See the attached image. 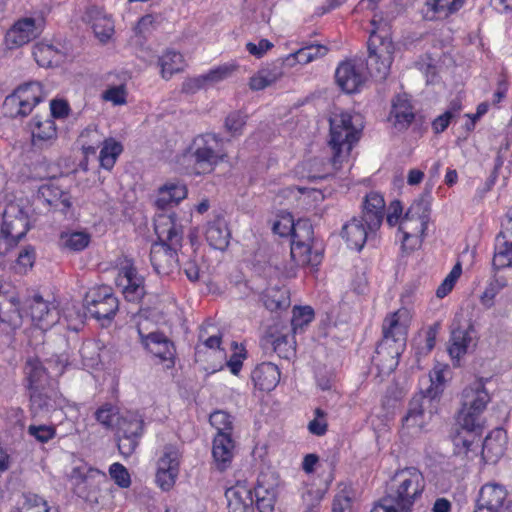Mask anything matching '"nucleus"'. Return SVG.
<instances>
[{
    "label": "nucleus",
    "mask_w": 512,
    "mask_h": 512,
    "mask_svg": "<svg viewBox=\"0 0 512 512\" xmlns=\"http://www.w3.org/2000/svg\"><path fill=\"white\" fill-rule=\"evenodd\" d=\"M488 402L489 395L481 382H474L463 390L462 409L457 417L461 432L453 440L456 454L473 451L475 439L482 434L481 414Z\"/></svg>",
    "instance_id": "nucleus-1"
},
{
    "label": "nucleus",
    "mask_w": 512,
    "mask_h": 512,
    "mask_svg": "<svg viewBox=\"0 0 512 512\" xmlns=\"http://www.w3.org/2000/svg\"><path fill=\"white\" fill-rule=\"evenodd\" d=\"M425 489V478L416 467H405L395 472L386 495L372 512H411Z\"/></svg>",
    "instance_id": "nucleus-2"
},
{
    "label": "nucleus",
    "mask_w": 512,
    "mask_h": 512,
    "mask_svg": "<svg viewBox=\"0 0 512 512\" xmlns=\"http://www.w3.org/2000/svg\"><path fill=\"white\" fill-rule=\"evenodd\" d=\"M229 142L215 133H203L193 138L183 154L197 175L209 174L228 157L224 143Z\"/></svg>",
    "instance_id": "nucleus-3"
},
{
    "label": "nucleus",
    "mask_w": 512,
    "mask_h": 512,
    "mask_svg": "<svg viewBox=\"0 0 512 512\" xmlns=\"http://www.w3.org/2000/svg\"><path fill=\"white\" fill-rule=\"evenodd\" d=\"M272 231L281 237L291 236V254L290 256H321L324 251L317 247L314 239L313 226L308 219H299L294 221L291 214L282 215L275 221Z\"/></svg>",
    "instance_id": "nucleus-4"
},
{
    "label": "nucleus",
    "mask_w": 512,
    "mask_h": 512,
    "mask_svg": "<svg viewBox=\"0 0 512 512\" xmlns=\"http://www.w3.org/2000/svg\"><path fill=\"white\" fill-rule=\"evenodd\" d=\"M352 118L348 112L334 113L329 118L330 139L328 144L332 150L330 163L335 171L342 168L353 145L360 139L361 131L353 125Z\"/></svg>",
    "instance_id": "nucleus-5"
},
{
    "label": "nucleus",
    "mask_w": 512,
    "mask_h": 512,
    "mask_svg": "<svg viewBox=\"0 0 512 512\" xmlns=\"http://www.w3.org/2000/svg\"><path fill=\"white\" fill-rule=\"evenodd\" d=\"M404 314H406L405 310H398L387 316L383 322V338L376 348V356L373 361L379 365V362L385 360L387 363L382 366V370L387 373L395 370L404 347L406 327L400 323Z\"/></svg>",
    "instance_id": "nucleus-6"
},
{
    "label": "nucleus",
    "mask_w": 512,
    "mask_h": 512,
    "mask_svg": "<svg viewBox=\"0 0 512 512\" xmlns=\"http://www.w3.org/2000/svg\"><path fill=\"white\" fill-rule=\"evenodd\" d=\"M395 48L388 29L375 27L368 41L367 71L376 81L387 78Z\"/></svg>",
    "instance_id": "nucleus-7"
},
{
    "label": "nucleus",
    "mask_w": 512,
    "mask_h": 512,
    "mask_svg": "<svg viewBox=\"0 0 512 512\" xmlns=\"http://www.w3.org/2000/svg\"><path fill=\"white\" fill-rule=\"evenodd\" d=\"M30 229L27 213L18 203L10 202L2 214L0 256L10 253Z\"/></svg>",
    "instance_id": "nucleus-8"
},
{
    "label": "nucleus",
    "mask_w": 512,
    "mask_h": 512,
    "mask_svg": "<svg viewBox=\"0 0 512 512\" xmlns=\"http://www.w3.org/2000/svg\"><path fill=\"white\" fill-rule=\"evenodd\" d=\"M44 97L42 84L38 81H30L20 85L8 95L4 106L11 111L12 116H27Z\"/></svg>",
    "instance_id": "nucleus-9"
},
{
    "label": "nucleus",
    "mask_w": 512,
    "mask_h": 512,
    "mask_svg": "<svg viewBox=\"0 0 512 512\" xmlns=\"http://www.w3.org/2000/svg\"><path fill=\"white\" fill-rule=\"evenodd\" d=\"M84 305L95 319L110 321L119 309V300L110 287L101 286L86 293Z\"/></svg>",
    "instance_id": "nucleus-10"
},
{
    "label": "nucleus",
    "mask_w": 512,
    "mask_h": 512,
    "mask_svg": "<svg viewBox=\"0 0 512 512\" xmlns=\"http://www.w3.org/2000/svg\"><path fill=\"white\" fill-rule=\"evenodd\" d=\"M154 229L158 242L152 246L151 253H159L162 248L165 253L176 254L181 241L180 231L176 224V214H157L154 220Z\"/></svg>",
    "instance_id": "nucleus-11"
},
{
    "label": "nucleus",
    "mask_w": 512,
    "mask_h": 512,
    "mask_svg": "<svg viewBox=\"0 0 512 512\" xmlns=\"http://www.w3.org/2000/svg\"><path fill=\"white\" fill-rule=\"evenodd\" d=\"M474 512H512V498L504 486L488 483L481 487Z\"/></svg>",
    "instance_id": "nucleus-12"
},
{
    "label": "nucleus",
    "mask_w": 512,
    "mask_h": 512,
    "mask_svg": "<svg viewBox=\"0 0 512 512\" xmlns=\"http://www.w3.org/2000/svg\"><path fill=\"white\" fill-rule=\"evenodd\" d=\"M109 481L104 473L90 471L75 485V493L90 505H99L103 502L109 489Z\"/></svg>",
    "instance_id": "nucleus-13"
},
{
    "label": "nucleus",
    "mask_w": 512,
    "mask_h": 512,
    "mask_svg": "<svg viewBox=\"0 0 512 512\" xmlns=\"http://www.w3.org/2000/svg\"><path fill=\"white\" fill-rule=\"evenodd\" d=\"M181 453L177 446L167 444L164 446L163 455L159 458L156 472V483L164 490H170L175 484L179 474Z\"/></svg>",
    "instance_id": "nucleus-14"
},
{
    "label": "nucleus",
    "mask_w": 512,
    "mask_h": 512,
    "mask_svg": "<svg viewBox=\"0 0 512 512\" xmlns=\"http://www.w3.org/2000/svg\"><path fill=\"white\" fill-rule=\"evenodd\" d=\"M21 303L16 288L7 282L0 283V320L15 330L22 324Z\"/></svg>",
    "instance_id": "nucleus-15"
},
{
    "label": "nucleus",
    "mask_w": 512,
    "mask_h": 512,
    "mask_svg": "<svg viewBox=\"0 0 512 512\" xmlns=\"http://www.w3.org/2000/svg\"><path fill=\"white\" fill-rule=\"evenodd\" d=\"M279 476L271 471H262L254 488L255 504L259 512H273L276 502Z\"/></svg>",
    "instance_id": "nucleus-16"
},
{
    "label": "nucleus",
    "mask_w": 512,
    "mask_h": 512,
    "mask_svg": "<svg viewBox=\"0 0 512 512\" xmlns=\"http://www.w3.org/2000/svg\"><path fill=\"white\" fill-rule=\"evenodd\" d=\"M116 284L122 289V294L129 302L138 303L146 293L144 278L137 273L136 268L129 261L119 269Z\"/></svg>",
    "instance_id": "nucleus-17"
},
{
    "label": "nucleus",
    "mask_w": 512,
    "mask_h": 512,
    "mask_svg": "<svg viewBox=\"0 0 512 512\" xmlns=\"http://www.w3.org/2000/svg\"><path fill=\"white\" fill-rule=\"evenodd\" d=\"M141 343L145 348L158 357L161 361L167 362V368L174 365L175 346L173 342L161 332H151L144 334L141 328H138Z\"/></svg>",
    "instance_id": "nucleus-18"
},
{
    "label": "nucleus",
    "mask_w": 512,
    "mask_h": 512,
    "mask_svg": "<svg viewBox=\"0 0 512 512\" xmlns=\"http://www.w3.org/2000/svg\"><path fill=\"white\" fill-rule=\"evenodd\" d=\"M36 198L65 216L72 217L74 215L71 195L53 183L41 185L37 191Z\"/></svg>",
    "instance_id": "nucleus-19"
},
{
    "label": "nucleus",
    "mask_w": 512,
    "mask_h": 512,
    "mask_svg": "<svg viewBox=\"0 0 512 512\" xmlns=\"http://www.w3.org/2000/svg\"><path fill=\"white\" fill-rule=\"evenodd\" d=\"M385 212V201L377 192H370L364 198L362 211L358 219H361L369 229L370 233H376L381 227Z\"/></svg>",
    "instance_id": "nucleus-20"
},
{
    "label": "nucleus",
    "mask_w": 512,
    "mask_h": 512,
    "mask_svg": "<svg viewBox=\"0 0 512 512\" xmlns=\"http://www.w3.org/2000/svg\"><path fill=\"white\" fill-rule=\"evenodd\" d=\"M260 345L265 352H274L282 359H290L295 355V347L288 331H279L270 327L261 338Z\"/></svg>",
    "instance_id": "nucleus-21"
},
{
    "label": "nucleus",
    "mask_w": 512,
    "mask_h": 512,
    "mask_svg": "<svg viewBox=\"0 0 512 512\" xmlns=\"http://www.w3.org/2000/svg\"><path fill=\"white\" fill-rule=\"evenodd\" d=\"M338 86L346 93H355L365 82L362 72V64L357 65L353 61L342 62L335 72Z\"/></svg>",
    "instance_id": "nucleus-22"
},
{
    "label": "nucleus",
    "mask_w": 512,
    "mask_h": 512,
    "mask_svg": "<svg viewBox=\"0 0 512 512\" xmlns=\"http://www.w3.org/2000/svg\"><path fill=\"white\" fill-rule=\"evenodd\" d=\"M32 146L36 149H45L50 147L57 138V129L54 120L51 117L42 118L35 116L30 124Z\"/></svg>",
    "instance_id": "nucleus-23"
},
{
    "label": "nucleus",
    "mask_w": 512,
    "mask_h": 512,
    "mask_svg": "<svg viewBox=\"0 0 512 512\" xmlns=\"http://www.w3.org/2000/svg\"><path fill=\"white\" fill-rule=\"evenodd\" d=\"M341 236L352 251L360 252L367 241L370 242L374 239L375 233H370L366 224L354 216L343 225Z\"/></svg>",
    "instance_id": "nucleus-24"
},
{
    "label": "nucleus",
    "mask_w": 512,
    "mask_h": 512,
    "mask_svg": "<svg viewBox=\"0 0 512 512\" xmlns=\"http://www.w3.org/2000/svg\"><path fill=\"white\" fill-rule=\"evenodd\" d=\"M428 400H430V396L423 390L414 395L409 403L408 412L403 418L407 426L421 427L425 413L433 415L438 411L439 403H433L432 407V402Z\"/></svg>",
    "instance_id": "nucleus-25"
},
{
    "label": "nucleus",
    "mask_w": 512,
    "mask_h": 512,
    "mask_svg": "<svg viewBox=\"0 0 512 512\" xmlns=\"http://www.w3.org/2000/svg\"><path fill=\"white\" fill-rule=\"evenodd\" d=\"M431 195L429 191L424 192L415 199L407 209L400 223L409 222L410 225L419 229H427L431 211Z\"/></svg>",
    "instance_id": "nucleus-26"
},
{
    "label": "nucleus",
    "mask_w": 512,
    "mask_h": 512,
    "mask_svg": "<svg viewBox=\"0 0 512 512\" xmlns=\"http://www.w3.org/2000/svg\"><path fill=\"white\" fill-rule=\"evenodd\" d=\"M507 442L506 431L503 428H495L482 443V458L486 463L495 464L504 455Z\"/></svg>",
    "instance_id": "nucleus-27"
},
{
    "label": "nucleus",
    "mask_w": 512,
    "mask_h": 512,
    "mask_svg": "<svg viewBox=\"0 0 512 512\" xmlns=\"http://www.w3.org/2000/svg\"><path fill=\"white\" fill-rule=\"evenodd\" d=\"M36 36L35 20L33 18H23L7 31L5 40L9 48H14L27 44Z\"/></svg>",
    "instance_id": "nucleus-28"
},
{
    "label": "nucleus",
    "mask_w": 512,
    "mask_h": 512,
    "mask_svg": "<svg viewBox=\"0 0 512 512\" xmlns=\"http://www.w3.org/2000/svg\"><path fill=\"white\" fill-rule=\"evenodd\" d=\"M228 512H253L254 498L251 489L243 485L230 487L225 492Z\"/></svg>",
    "instance_id": "nucleus-29"
},
{
    "label": "nucleus",
    "mask_w": 512,
    "mask_h": 512,
    "mask_svg": "<svg viewBox=\"0 0 512 512\" xmlns=\"http://www.w3.org/2000/svg\"><path fill=\"white\" fill-rule=\"evenodd\" d=\"M251 378L255 387L259 390L271 391L279 383L280 371L276 364L272 362H262L252 371Z\"/></svg>",
    "instance_id": "nucleus-30"
},
{
    "label": "nucleus",
    "mask_w": 512,
    "mask_h": 512,
    "mask_svg": "<svg viewBox=\"0 0 512 512\" xmlns=\"http://www.w3.org/2000/svg\"><path fill=\"white\" fill-rule=\"evenodd\" d=\"M84 19L91 23L95 36L101 42H107L114 34V23L112 19L104 14L100 8L95 6L88 8Z\"/></svg>",
    "instance_id": "nucleus-31"
},
{
    "label": "nucleus",
    "mask_w": 512,
    "mask_h": 512,
    "mask_svg": "<svg viewBox=\"0 0 512 512\" xmlns=\"http://www.w3.org/2000/svg\"><path fill=\"white\" fill-rule=\"evenodd\" d=\"M234 440L230 433H217L213 440L212 455L216 462L217 469L224 471L231 463Z\"/></svg>",
    "instance_id": "nucleus-32"
},
{
    "label": "nucleus",
    "mask_w": 512,
    "mask_h": 512,
    "mask_svg": "<svg viewBox=\"0 0 512 512\" xmlns=\"http://www.w3.org/2000/svg\"><path fill=\"white\" fill-rule=\"evenodd\" d=\"M230 231L227 222L221 215L208 222L206 240L209 245L220 252H224L229 245Z\"/></svg>",
    "instance_id": "nucleus-33"
},
{
    "label": "nucleus",
    "mask_w": 512,
    "mask_h": 512,
    "mask_svg": "<svg viewBox=\"0 0 512 512\" xmlns=\"http://www.w3.org/2000/svg\"><path fill=\"white\" fill-rule=\"evenodd\" d=\"M274 260V266L270 269L271 273L274 274V278L287 277L291 278L296 275L297 269L300 265L310 266L313 270H317L321 261L320 258H302V262L299 263L297 258H271Z\"/></svg>",
    "instance_id": "nucleus-34"
},
{
    "label": "nucleus",
    "mask_w": 512,
    "mask_h": 512,
    "mask_svg": "<svg viewBox=\"0 0 512 512\" xmlns=\"http://www.w3.org/2000/svg\"><path fill=\"white\" fill-rule=\"evenodd\" d=\"M29 391L30 409L33 415H46L56 409V392L51 386H48L47 389Z\"/></svg>",
    "instance_id": "nucleus-35"
},
{
    "label": "nucleus",
    "mask_w": 512,
    "mask_h": 512,
    "mask_svg": "<svg viewBox=\"0 0 512 512\" xmlns=\"http://www.w3.org/2000/svg\"><path fill=\"white\" fill-rule=\"evenodd\" d=\"M394 118V126L398 130L407 129L415 118L406 95H397L392 100L390 119Z\"/></svg>",
    "instance_id": "nucleus-36"
},
{
    "label": "nucleus",
    "mask_w": 512,
    "mask_h": 512,
    "mask_svg": "<svg viewBox=\"0 0 512 512\" xmlns=\"http://www.w3.org/2000/svg\"><path fill=\"white\" fill-rule=\"evenodd\" d=\"M24 372L29 383V390L47 389L48 386H51L50 376L40 360L28 359Z\"/></svg>",
    "instance_id": "nucleus-37"
},
{
    "label": "nucleus",
    "mask_w": 512,
    "mask_h": 512,
    "mask_svg": "<svg viewBox=\"0 0 512 512\" xmlns=\"http://www.w3.org/2000/svg\"><path fill=\"white\" fill-rule=\"evenodd\" d=\"M471 331V327L467 329H464L459 325L452 327L449 340L450 345L448 347V352L452 359L459 361L460 358L467 353L468 348L472 342V336L470 334Z\"/></svg>",
    "instance_id": "nucleus-38"
},
{
    "label": "nucleus",
    "mask_w": 512,
    "mask_h": 512,
    "mask_svg": "<svg viewBox=\"0 0 512 512\" xmlns=\"http://www.w3.org/2000/svg\"><path fill=\"white\" fill-rule=\"evenodd\" d=\"M265 307L274 312L286 310L290 307V292L285 287H272L266 289L262 295Z\"/></svg>",
    "instance_id": "nucleus-39"
},
{
    "label": "nucleus",
    "mask_w": 512,
    "mask_h": 512,
    "mask_svg": "<svg viewBox=\"0 0 512 512\" xmlns=\"http://www.w3.org/2000/svg\"><path fill=\"white\" fill-rule=\"evenodd\" d=\"M328 53V48L320 44L306 45L294 53L289 54L284 62L289 66H293L296 62L307 64L315 59L324 57Z\"/></svg>",
    "instance_id": "nucleus-40"
},
{
    "label": "nucleus",
    "mask_w": 512,
    "mask_h": 512,
    "mask_svg": "<svg viewBox=\"0 0 512 512\" xmlns=\"http://www.w3.org/2000/svg\"><path fill=\"white\" fill-rule=\"evenodd\" d=\"M108 351L102 349L97 342L88 341L83 343L80 349V355L82 357L84 365L88 367H96L99 364H106V355Z\"/></svg>",
    "instance_id": "nucleus-41"
},
{
    "label": "nucleus",
    "mask_w": 512,
    "mask_h": 512,
    "mask_svg": "<svg viewBox=\"0 0 512 512\" xmlns=\"http://www.w3.org/2000/svg\"><path fill=\"white\" fill-rule=\"evenodd\" d=\"M399 229L403 233L402 249L405 253L415 252L422 244V236L425 229H419L410 225L409 222L400 223Z\"/></svg>",
    "instance_id": "nucleus-42"
},
{
    "label": "nucleus",
    "mask_w": 512,
    "mask_h": 512,
    "mask_svg": "<svg viewBox=\"0 0 512 512\" xmlns=\"http://www.w3.org/2000/svg\"><path fill=\"white\" fill-rule=\"evenodd\" d=\"M32 53L37 64L45 68L58 65L61 59L60 52L50 44L38 43Z\"/></svg>",
    "instance_id": "nucleus-43"
},
{
    "label": "nucleus",
    "mask_w": 512,
    "mask_h": 512,
    "mask_svg": "<svg viewBox=\"0 0 512 512\" xmlns=\"http://www.w3.org/2000/svg\"><path fill=\"white\" fill-rule=\"evenodd\" d=\"M161 75L164 79H169L173 74L179 73L184 69L183 56L176 51L169 50L159 58Z\"/></svg>",
    "instance_id": "nucleus-44"
},
{
    "label": "nucleus",
    "mask_w": 512,
    "mask_h": 512,
    "mask_svg": "<svg viewBox=\"0 0 512 512\" xmlns=\"http://www.w3.org/2000/svg\"><path fill=\"white\" fill-rule=\"evenodd\" d=\"M123 146L120 142L110 138L104 141L103 147L99 154L100 166L111 170L116 162L117 157L122 153Z\"/></svg>",
    "instance_id": "nucleus-45"
},
{
    "label": "nucleus",
    "mask_w": 512,
    "mask_h": 512,
    "mask_svg": "<svg viewBox=\"0 0 512 512\" xmlns=\"http://www.w3.org/2000/svg\"><path fill=\"white\" fill-rule=\"evenodd\" d=\"M493 256H512V219H505L502 230L496 237Z\"/></svg>",
    "instance_id": "nucleus-46"
},
{
    "label": "nucleus",
    "mask_w": 512,
    "mask_h": 512,
    "mask_svg": "<svg viewBox=\"0 0 512 512\" xmlns=\"http://www.w3.org/2000/svg\"><path fill=\"white\" fill-rule=\"evenodd\" d=\"M466 0H427L426 5L437 14L438 17H448L459 11Z\"/></svg>",
    "instance_id": "nucleus-47"
},
{
    "label": "nucleus",
    "mask_w": 512,
    "mask_h": 512,
    "mask_svg": "<svg viewBox=\"0 0 512 512\" xmlns=\"http://www.w3.org/2000/svg\"><path fill=\"white\" fill-rule=\"evenodd\" d=\"M247 114L241 110L230 112L224 120V129L231 137H239L243 134L247 123Z\"/></svg>",
    "instance_id": "nucleus-48"
},
{
    "label": "nucleus",
    "mask_w": 512,
    "mask_h": 512,
    "mask_svg": "<svg viewBox=\"0 0 512 512\" xmlns=\"http://www.w3.org/2000/svg\"><path fill=\"white\" fill-rule=\"evenodd\" d=\"M144 421L136 415L123 417L119 423L117 434L129 437L141 438L143 435Z\"/></svg>",
    "instance_id": "nucleus-49"
},
{
    "label": "nucleus",
    "mask_w": 512,
    "mask_h": 512,
    "mask_svg": "<svg viewBox=\"0 0 512 512\" xmlns=\"http://www.w3.org/2000/svg\"><path fill=\"white\" fill-rule=\"evenodd\" d=\"M314 319V310L310 306H296L293 308L291 326L294 333L303 330Z\"/></svg>",
    "instance_id": "nucleus-50"
},
{
    "label": "nucleus",
    "mask_w": 512,
    "mask_h": 512,
    "mask_svg": "<svg viewBox=\"0 0 512 512\" xmlns=\"http://www.w3.org/2000/svg\"><path fill=\"white\" fill-rule=\"evenodd\" d=\"M429 386L422 389L430 396L429 402L440 403L441 396L444 391V375L442 370H435L433 375H430Z\"/></svg>",
    "instance_id": "nucleus-51"
},
{
    "label": "nucleus",
    "mask_w": 512,
    "mask_h": 512,
    "mask_svg": "<svg viewBox=\"0 0 512 512\" xmlns=\"http://www.w3.org/2000/svg\"><path fill=\"white\" fill-rule=\"evenodd\" d=\"M62 244L72 252H80L90 243V235L86 232H73L61 236Z\"/></svg>",
    "instance_id": "nucleus-52"
},
{
    "label": "nucleus",
    "mask_w": 512,
    "mask_h": 512,
    "mask_svg": "<svg viewBox=\"0 0 512 512\" xmlns=\"http://www.w3.org/2000/svg\"><path fill=\"white\" fill-rule=\"evenodd\" d=\"M462 274V264L461 262H457L450 273L445 277L442 283L438 286L436 290V296L438 298H444L447 296L452 289L454 288L457 280L460 278Z\"/></svg>",
    "instance_id": "nucleus-53"
},
{
    "label": "nucleus",
    "mask_w": 512,
    "mask_h": 512,
    "mask_svg": "<svg viewBox=\"0 0 512 512\" xmlns=\"http://www.w3.org/2000/svg\"><path fill=\"white\" fill-rule=\"evenodd\" d=\"M30 314L34 321H48L51 310L42 296L34 295L29 304Z\"/></svg>",
    "instance_id": "nucleus-54"
},
{
    "label": "nucleus",
    "mask_w": 512,
    "mask_h": 512,
    "mask_svg": "<svg viewBox=\"0 0 512 512\" xmlns=\"http://www.w3.org/2000/svg\"><path fill=\"white\" fill-rule=\"evenodd\" d=\"M23 499L19 512H49L46 501L37 494H23Z\"/></svg>",
    "instance_id": "nucleus-55"
},
{
    "label": "nucleus",
    "mask_w": 512,
    "mask_h": 512,
    "mask_svg": "<svg viewBox=\"0 0 512 512\" xmlns=\"http://www.w3.org/2000/svg\"><path fill=\"white\" fill-rule=\"evenodd\" d=\"M508 279L505 276H497L495 280L491 282L485 289L481 296L482 303L490 307L493 303V299L500 292L502 288L507 285Z\"/></svg>",
    "instance_id": "nucleus-56"
},
{
    "label": "nucleus",
    "mask_w": 512,
    "mask_h": 512,
    "mask_svg": "<svg viewBox=\"0 0 512 512\" xmlns=\"http://www.w3.org/2000/svg\"><path fill=\"white\" fill-rule=\"evenodd\" d=\"M210 424L217 429V433H230L233 429L231 416L224 411H215L210 415Z\"/></svg>",
    "instance_id": "nucleus-57"
},
{
    "label": "nucleus",
    "mask_w": 512,
    "mask_h": 512,
    "mask_svg": "<svg viewBox=\"0 0 512 512\" xmlns=\"http://www.w3.org/2000/svg\"><path fill=\"white\" fill-rule=\"evenodd\" d=\"M248 266H250L253 272L260 277L270 279L274 278V274L271 273L269 269L274 266V260L271 258H250Z\"/></svg>",
    "instance_id": "nucleus-58"
},
{
    "label": "nucleus",
    "mask_w": 512,
    "mask_h": 512,
    "mask_svg": "<svg viewBox=\"0 0 512 512\" xmlns=\"http://www.w3.org/2000/svg\"><path fill=\"white\" fill-rule=\"evenodd\" d=\"M32 258H9L8 261H5L4 258H2V261H0V266H3L6 268L8 266L9 270L14 272L15 274H26L29 269L33 267V261Z\"/></svg>",
    "instance_id": "nucleus-59"
},
{
    "label": "nucleus",
    "mask_w": 512,
    "mask_h": 512,
    "mask_svg": "<svg viewBox=\"0 0 512 512\" xmlns=\"http://www.w3.org/2000/svg\"><path fill=\"white\" fill-rule=\"evenodd\" d=\"M95 418L105 428H112L118 419L116 408L111 404H105L95 412Z\"/></svg>",
    "instance_id": "nucleus-60"
},
{
    "label": "nucleus",
    "mask_w": 512,
    "mask_h": 512,
    "mask_svg": "<svg viewBox=\"0 0 512 512\" xmlns=\"http://www.w3.org/2000/svg\"><path fill=\"white\" fill-rule=\"evenodd\" d=\"M155 272L159 275H169L174 268L180 266L179 258H150Z\"/></svg>",
    "instance_id": "nucleus-61"
},
{
    "label": "nucleus",
    "mask_w": 512,
    "mask_h": 512,
    "mask_svg": "<svg viewBox=\"0 0 512 512\" xmlns=\"http://www.w3.org/2000/svg\"><path fill=\"white\" fill-rule=\"evenodd\" d=\"M27 432L41 443L48 442L56 435L55 428L49 425H30Z\"/></svg>",
    "instance_id": "nucleus-62"
},
{
    "label": "nucleus",
    "mask_w": 512,
    "mask_h": 512,
    "mask_svg": "<svg viewBox=\"0 0 512 512\" xmlns=\"http://www.w3.org/2000/svg\"><path fill=\"white\" fill-rule=\"evenodd\" d=\"M315 418L308 424V430L316 436H323L327 432L328 424L325 420L326 413L321 408L314 411Z\"/></svg>",
    "instance_id": "nucleus-63"
},
{
    "label": "nucleus",
    "mask_w": 512,
    "mask_h": 512,
    "mask_svg": "<svg viewBox=\"0 0 512 512\" xmlns=\"http://www.w3.org/2000/svg\"><path fill=\"white\" fill-rule=\"evenodd\" d=\"M109 474L118 486L122 488H128L130 486V475L128 470L122 464H112L109 468Z\"/></svg>",
    "instance_id": "nucleus-64"
}]
</instances>
